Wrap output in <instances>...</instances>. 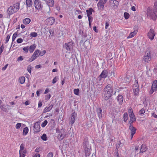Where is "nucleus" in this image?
I'll list each match as a JSON object with an SVG mask.
<instances>
[{"mask_svg": "<svg viewBox=\"0 0 157 157\" xmlns=\"http://www.w3.org/2000/svg\"><path fill=\"white\" fill-rule=\"evenodd\" d=\"M113 89L111 84L107 85L104 88L103 97L105 100H107L112 96L113 93Z\"/></svg>", "mask_w": 157, "mask_h": 157, "instance_id": "f257e3e1", "label": "nucleus"}, {"mask_svg": "<svg viewBox=\"0 0 157 157\" xmlns=\"http://www.w3.org/2000/svg\"><path fill=\"white\" fill-rule=\"evenodd\" d=\"M155 8L153 11L151 8L148 7L147 12V17L154 21H155L157 18V8L155 7Z\"/></svg>", "mask_w": 157, "mask_h": 157, "instance_id": "f03ea898", "label": "nucleus"}, {"mask_svg": "<svg viewBox=\"0 0 157 157\" xmlns=\"http://www.w3.org/2000/svg\"><path fill=\"white\" fill-rule=\"evenodd\" d=\"M19 9V3H16L13 6H10L7 9V13L9 15L16 12Z\"/></svg>", "mask_w": 157, "mask_h": 157, "instance_id": "7ed1b4c3", "label": "nucleus"}, {"mask_svg": "<svg viewBox=\"0 0 157 157\" xmlns=\"http://www.w3.org/2000/svg\"><path fill=\"white\" fill-rule=\"evenodd\" d=\"M56 132L58 134V139L59 140H62L67 135L66 130L64 128L61 129L57 128L56 129Z\"/></svg>", "mask_w": 157, "mask_h": 157, "instance_id": "20e7f679", "label": "nucleus"}, {"mask_svg": "<svg viewBox=\"0 0 157 157\" xmlns=\"http://www.w3.org/2000/svg\"><path fill=\"white\" fill-rule=\"evenodd\" d=\"M83 147L84 148L86 156H89L90 153L91 147L87 140H84L83 143Z\"/></svg>", "mask_w": 157, "mask_h": 157, "instance_id": "39448f33", "label": "nucleus"}, {"mask_svg": "<svg viewBox=\"0 0 157 157\" xmlns=\"http://www.w3.org/2000/svg\"><path fill=\"white\" fill-rule=\"evenodd\" d=\"M74 46V42L71 40V41L65 43L64 47L67 51H71L72 50Z\"/></svg>", "mask_w": 157, "mask_h": 157, "instance_id": "423d86ee", "label": "nucleus"}, {"mask_svg": "<svg viewBox=\"0 0 157 157\" xmlns=\"http://www.w3.org/2000/svg\"><path fill=\"white\" fill-rule=\"evenodd\" d=\"M151 59V51L150 49L148 48L144 55V59L145 62H148L150 61Z\"/></svg>", "mask_w": 157, "mask_h": 157, "instance_id": "0eeeda50", "label": "nucleus"}, {"mask_svg": "<svg viewBox=\"0 0 157 157\" xmlns=\"http://www.w3.org/2000/svg\"><path fill=\"white\" fill-rule=\"evenodd\" d=\"M106 3H104L103 0H100L97 4V6L98 9L100 11L103 10L104 8V4Z\"/></svg>", "mask_w": 157, "mask_h": 157, "instance_id": "6e6552de", "label": "nucleus"}, {"mask_svg": "<svg viewBox=\"0 0 157 157\" xmlns=\"http://www.w3.org/2000/svg\"><path fill=\"white\" fill-rule=\"evenodd\" d=\"M77 116V113L75 112L72 113L71 114L70 117L71 118L70 120V124L71 126L75 123V119Z\"/></svg>", "mask_w": 157, "mask_h": 157, "instance_id": "1a4fd4ad", "label": "nucleus"}, {"mask_svg": "<svg viewBox=\"0 0 157 157\" xmlns=\"http://www.w3.org/2000/svg\"><path fill=\"white\" fill-rule=\"evenodd\" d=\"M147 35L151 40H152L154 38L155 33L154 30L150 29L147 34Z\"/></svg>", "mask_w": 157, "mask_h": 157, "instance_id": "9d476101", "label": "nucleus"}, {"mask_svg": "<svg viewBox=\"0 0 157 157\" xmlns=\"http://www.w3.org/2000/svg\"><path fill=\"white\" fill-rule=\"evenodd\" d=\"M35 7L36 9H40L43 7V5L40 1L38 0H35L34 2Z\"/></svg>", "mask_w": 157, "mask_h": 157, "instance_id": "9b49d317", "label": "nucleus"}, {"mask_svg": "<svg viewBox=\"0 0 157 157\" xmlns=\"http://www.w3.org/2000/svg\"><path fill=\"white\" fill-rule=\"evenodd\" d=\"M108 75V72L106 70H103L98 78H100L99 80H101V78H105L107 77Z\"/></svg>", "mask_w": 157, "mask_h": 157, "instance_id": "f8f14e48", "label": "nucleus"}, {"mask_svg": "<svg viewBox=\"0 0 157 157\" xmlns=\"http://www.w3.org/2000/svg\"><path fill=\"white\" fill-rule=\"evenodd\" d=\"M129 129L130 131L131 137L132 139L134 135L136 133V128L133 126H129Z\"/></svg>", "mask_w": 157, "mask_h": 157, "instance_id": "ddd939ff", "label": "nucleus"}, {"mask_svg": "<svg viewBox=\"0 0 157 157\" xmlns=\"http://www.w3.org/2000/svg\"><path fill=\"white\" fill-rule=\"evenodd\" d=\"M111 6H113V8H116L119 5V2L116 0H111L109 1Z\"/></svg>", "mask_w": 157, "mask_h": 157, "instance_id": "4468645a", "label": "nucleus"}, {"mask_svg": "<svg viewBox=\"0 0 157 157\" xmlns=\"http://www.w3.org/2000/svg\"><path fill=\"white\" fill-rule=\"evenodd\" d=\"M45 2L47 5L49 7V10H50V7H52L53 6L54 2L53 0H43Z\"/></svg>", "mask_w": 157, "mask_h": 157, "instance_id": "2eb2a0df", "label": "nucleus"}, {"mask_svg": "<svg viewBox=\"0 0 157 157\" xmlns=\"http://www.w3.org/2000/svg\"><path fill=\"white\" fill-rule=\"evenodd\" d=\"M133 89L135 95L136 96L138 95L139 91V85L137 84L134 85L133 86Z\"/></svg>", "mask_w": 157, "mask_h": 157, "instance_id": "dca6fc26", "label": "nucleus"}, {"mask_svg": "<svg viewBox=\"0 0 157 157\" xmlns=\"http://www.w3.org/2000/svg\"><path fill=\"white\" fill-rule=\"evenodd\" d=\"M33 128L34 131L35 132L37 133L40 131V126L38 122H36L34 124Z\"/></svg>", "mask_w": 157, "mask_h": 157, "instance_id": "f3484780", "label": "nucleus"}, {"mask_svg": "<svg viewBox=\"0 0 157 157\" xmlns=\"http://www.w3.org/2000/svg\"><path fill=\"white\" fill-rule=\"evenodd\" d=\"M79 33L80 35H81L82 37V39L85 40L87 36V34L86 31H82L80 29L79 30Z\"/></svg>", "mask_w": 157, "mask_h": 157, "instance_id": "a211bd4d", "label": "nucleus"}, {"mask_svg": "<svg viewBox=\"0 0 157 157\" xmlns=\"http://www.w3.org/2000/svg\"><path fill=\"white\" fill-rule=\"evenodd\" d=\"M129 115L130 119L134 120H136L135 117L133 113L132 109H129L128 110Z\"/></svg>", "mask_w": 157, "mask_h": 157, "instance_id": "6ab92c4d", "label": "nucleus"}, {"mask_svg": "<svg viewBox=\"0 0 157 157\" xmlns=\"http://www.w3.org/2000/svg\"><path fill=\"white\" fill-rule=\"evenodd\" d=\"M46 21L48 22V24L50 25H52L55 22V19L53 17H50L48 18Z\"/></svg>", "mask_w": 157, "mask_h": 157, "instance_id": "aec40b11", "label": "nucleus"}, {"mask_svg": "<svg viewBox=\"0 0 157 157\" xmlns=\"http://www.w3.org/2000/svg\"><path fill=\"white\" fill-rule=\"evenodd\" d=\"M147 150V147L144 144H143L141 145V147L140 149V153H143L145 152Z\"/></svg>", "mask_w": 157, "mask_h": 157, "instance_id": "412c9836", "label": "nucleus"}, {"mask_svg": "<svg viewBox=\"0 0 157 157\" xmlns=\"http://www.w3.org/2000/svg\"><path fill=\"white\" fill-rule=\"evenodd\" d=\"M157 80H155L153 82L151 86V89H153V90L156 91L157 89Z\"/></svg>", "mask_w": 157, "mask_h": 157, "instance_id": "4be33fe9", "label": "nucleus"}, {"mask_svg": "<svg viewBox=\"0 0 157 157\" xmlns=\"http://www.w3.org/2000/svg\"><path fill=\"white\" fill-rule=\"evenodd\" d=\"M117 99L120 104H122L123 100V97L122 95H119L117 97Z\"/></svg>", "mask_w": 157, "mask_h": 157, "instance_id": "5701e85b", "label": "nucleus"}, {"mask_svg": "<svg viewBox=\"0 0 157 157\" xmlns=\"http://www.w3.org/2000/svg\"><path fill=\"white\" fill-rule=\"evenodd\" d=\"M102 109L100 108H98L97 109V112L98 116L99 118L100 119L102 117Z\"/></svg>", "mask_w": 157, "mask_h": 157, "instance_id": "b1692460", "label": "nucleus"}, {"mask_svg": "<svg viewBox=\"0 0 157 157\" xmlns=\"http://www.w3.org/2000/svg\"><path fill=\"white\" fill-rule=\"evenodd\" d=\"M138 31L137 29L135 30L133 32L131 33L129 36L127 37V38H130L133 37L136 34Z\"/></svg>", "mask_w": 157, "mask_h": 157, "instance_id": "393cba45", "label": "nucleus"}, {"mask_svg": "<svg viewBox=\"0 0 157 157\" xmlns=\"http://www.w3.org/2000/svg\"><path fill=\"white\" fill-rule=\"evenodd\" d=\"M40 51L38 50H36L32 55L33 57H34L36 59L39 56V55H40Z\"/></svg>", "mask_w": 157, "mask_h": 157, "instance_id": "a878e982", "label": "nucleus"}, {"mask_svg": "<svg viewBox=\"0 0 157 157\" xmlns=\"http://www.w3.org/2000/svg\"><path fill=\"white\" fill-rule=\"evenodd\" d=\"M26 3L28 7H30L32 6L33 5V2L31 0H26Z\"/></svg>", "mask_w": 157, "mask_h": 157, "instance_id": "bb28decb", "label": "nucleus"}, {"mask_svg": "<svg viewBox=\"0 0 157 157\" xmlns=\"http://www.w3.org/2000/svg\"><path fill=\"white\" fill-rule=\"evenodd\" d=\"M94 10L92 8H90L88 10H86L87 13V16H90L92 13V12H94Z\"/></svg>", "mask_w": 157, "mask_h": 157, "instance_id": "cd10ccee", "label": "nucleus"}, {"mask_svg": "<svg viewBox=\"0 0 157 157\" xmlns=\"http://www.w3.org/2000/svg\"><path fill=\"white\" fill-rule=\"evenodd\" d=\"M36 46L35 44H33L29 47V51L31 53L33 52L34 50H35Z\"/></svg>", "mask_w": 157, "mask_h": 157, "instance_id": "c85d7f7f", "label": "nucleus"}, {"mask_svg": "<svg viewBox=\"0 0 157 157\" xmlns=\"http://www.w3.org/2000/svg\"><path fill=\"white\" fill-rule=\"evenodd\" d=\"M31 21V19L29 18H26L23 20V22L24 24L28 25L29 23Z\"/></svg>", "mask_w": 157, "mask_h": 157, "instance_id": "c756f323", "label": "nucleus"}, {"mask_svg": "<svg viewBox=\"0 0 157 157\" xmlns=\"http://www.w3.org/2000/svg\"><path fill=\"white\" fill-rule=\"evenodd\" d=\"M29 131L28 128L27 127L25 128L23 130V135H26L28 133Z\"/></svg>", "mask_w": 157, "mask_h": 157, "instance_id": "7c9ffc66", "label": "nucleus"}, {"mask_svg": "<svg viewBox=\"0 0 157 157\" xmlns=\"http://www.w3.org/2000/svg\"><path fill=\"white\" fill-rule=\"evenodd\" d=\"M123 144L122 143H121L120 141H119L117 142L116 144V149L117 150L120 147L122 146L123 145Z\"/></svg>", "mask_w": 157, "mask_h": 157, "instance_id": "2f4dec72", "label": "nucleus"}, {"mask_svg": "<svg viewBox=\"0 0 157 157\" xmlns=\"http://www.w3.org/2000/svg\"><path fill=\"white\" fill-rule=\"evenodd\" d=\"M41 139L44 141H46L47 140V137L46 134L44 133L41 136Z\"/></svg>", "mask_w": 157, "mask_h": 157, "instance_id": "473e14b6", "label": "nucleus"}, {"mask_svg": "<svg viewBox=\"0 0 157 157\" xmlns=\"http://www.w3.org/2000/svg\"><path fill=\"white\" fill-rule=\"evenodd\" d=\"M19 80L20 83L23 84L25 82V78L24 77H21L19 78Z\"/></svg>", "mask_w": 157, "mask_h": 157, "instance_id": "72a5a7b5", "label": "nucleus"}, {"mask_svg": "<svg viewBox=\"0 0 157 157\" xmlns=\"http://www.w3.org/2000/svg\"><path fill=\"white\" fill-rule=\"evenodd\" d=\"M128 118V113H125L124 114V121L126 122Z\"/></svg>", "mask_w": 157, "mask_h": 157, "instance_id": "f704fd0d", "label": "nucleus"}, {"mask_svg": "<svg viewBox=\"0 0 157 157\" xmlns=\"http://www.w3.org/2000/svg\"><path fill=\"white\" fill-rule=\"evenodd\" d=\"M74 92L75 95H78L79 93V90L78 88L75 89L74 90Z\"/></svg>", "mask_w": 157, "mask_h": 157, "instance_id": "c9c22d12", "label": "nucleus"}, {"mask_svg": "<svg viewBox=\"0 0 157 157\" xmlns=\"http://www.w3.org/2000/svg\"><path fill=\"white\" fill-rule=\"evenodd\" d=\"M59 78L58 77V76H56L53 79L52 81V83L53 84H55V83L59 79Z\"/></svg>", "mask_w": 157, "mask_h": 157, "instance_id": "e433bc0d", "label": "nucleus"}, {"mask_svg": "<svg viewBox=\"0 0 157 157\" xmlns=\"http://www.w3.org/2000/svg\"><path fill=\"white\" fill-rule=\"evenodd\" d=\"M48 121L45 120L41 124V126L42 127H44L48 123Z\"/></svg>", "mask_w": 157, "mask_h": 157, "instance_id": "4c0bfd02", "label": "nucleus"}, {"mask_svg": "<svg viewBox=\"0 0 157 157\" xmlns=\"http://www.w3.org/2000/svg\"><path fill=\"white\" fill-rule=\"evenodd\" d=\"M130 15L128 13L125 12L124 13V17L125 19H128L129 18Z\"/></svg>", "mask_w": 157, "mask_h": 157, "instance_id": "58836bf2", "label": "nucleus"}, {"mask_svg": "<svg viewBox=\"0 0 157 157\" xmlns=\"http://www.w3.org/2000/svg\"><path fill=\"white\" fill-rule=\"evenodd\" d=\"M50 110L51 109L48 107H46L44 109L43 113H47L48 112L50 111Z\"/></svg>", "mask_w": 157, "mask_h": 157, "instance_id": "ea45409f", "label": "nucleus"}, {"mask_svg": "<svg viewBox=\"0 0 157 157\" xmlns=\"http://www.w3.org/2000/svg\"><path fill=\"white\" fill-rule=\"evenodd\" d=\"M37 36V33L36 32H32L30 34V36L32 37H36Z\"/></svg>", "mask_w": 157, "mask_h": 157, "instance_id": "a19ab883", "label": "nucleus"}, {"mask_svg": "<svg viewBox=\"0 0 157 157\" xmlns=\"http://www.w3.org/2000/svg\"><path fill=\"white\" fill-rule=\"evenodd\" d=\"M114 155V157H119L117 150H115Z\"/></svg>", "mask_w": 157, "mask_h": 157, "instance_id": "79ce46f5", "label": "nucleus"}, {"mask_svg": "<svg viewBox=\"0 0 157 157\" xmlns=\"http://www.w3.org/2000/svg\"><path fill=\"white\" fill-rule=\"evenodd\" d=\"M145 112V111L144 109L142 108L139 111V114L140 115H142L144 114Z\"/></svg>", "mask_w": 157, "mask_h": 157, "instance_id": "37998d69", "label": "nucleus"}, {"mask_svg": "<svg viewBox=\"0 0 157 157\" xmlns=\"http://www.w3.org/2000/svg\"><path fill=\"white\" fill-rule=\"evenodd\" d=\"M123 82L126 83L127 82H129V80L128 77H125L124 78Z\"/></svg>", "mask_w": 157, "mask_h": 157, "instance_id": "c03bdc74", "label": "nucleus"}, {"mask_svg": "<svg viewBox=\"0 0 157 157\" xmlns=\"http://www.w3.org/2000/svg\"><path fill=\"white\" fill-rule=\"evenodd\" d=\"M24 144H23L21 145L20 146V150L19 152H21L22 150H23L24 149Z\"/></svg>", "mask_w": 157, "mask_h": 157, "instance_id": "a18cd8bd", "label": "nucleus"}, {"mask_svg": "<svg viewBox=\"0 0 157 157\" xmlns=\"http://www.w3.org/2000/svg\"><path fill=\"white\" fill-rule=\"evenodd\" d=\"M53 153L52 152H50L47 155V157H53Z\"/></svg>", "mask_w": 157, "mask_h": 157, "instance_id": "49530a36", "label": "nucleus"}, {"mask_svg": "<svg viewBox=\"0 0 157 157\" xmlns=\"http://www.w3.org/2000/svg\"><path fill=\"white\" fill-rule=\"evenodd\" d=\"M32 69L30 65L28 66L27 68L28 71L30 73L31 72V69Z\"/></svg>", "mask_w": 157, "mask_h": 157, "instance_id": "de8ad7c7", "label": "nucleus"}, {"mask_svg": "<svg viewBox=\"0 0 157 157\" xmlns=\"http://www.w3.org/2000/svg\"><path fill=\"white\" fill-rule=\"evenodd\" d=\"M136 120H134L132 119H130L129 122V126H133V123L134 122L136 121Z\"/></svg>", "mask_w": 157, "mask_h": 157, "instance_id": "09e8293b", "label": "nucleus"}, {"mask_svg": "<svg viewBox=\"0 0 157 157\" xmlns=\"http://www.w3.org/2000/svg\"><path fill=\"white\" fill-rule=\"evenodd\" d=\"M21 126V124L20 123H17L16 125V128L17 129H19Z\"/></svg>", "mask_w": 157, "mask_h": 157, "instance_id": "8fccbe9b", "label": "nucleus"}, {"mask_svg": "<svg viewBox=\"0 0 157 157\" xmlns=\"http://www.w3.org/2000/svg\"><path fill=\"white\" fill-rule=\"evenodd\" d=\"M17 36V33H16L13 34L12 37V41H13Z\"/></svg>", "mask_w": 157, "mask_h": 157, "instance_id": "3c124183", "label": "nucleus"}, {"mask_svg": "<svg viewBox=\"0 0 157 157\" xmlns=\"http://www.w3.org/2000/svg\"><path fill=\"white\" fill-rule=\"evenodd\" d=\"M10 36L9 35H8L6 39V40H5L6 42H5V43L6 44L7 43V42H8V41H9V40L10 39Z\"/></svg>", "mask_w": 157, "mask_h": 157, "instance_id": "603ef678", "label": "nucleus"}, {"mask_svg": "<svg viewBox=\"0 0 157 157\" xmlns=\"http://www.w3.org/2000/svg\"><path fill=\"white\" fill-rule=\"evenodd\" d=\"M17 42L18 43H21L23 42V39L21 38H18L17 40Z\"/></svg>", "mask_w": 157, "mask_h": 157, "instance_id": "864d4df0", "label": "nucleus"}, {"mask_svg": "<svg viewBox=\"0 0 157 157\" xmlns=\"http://www.w3.org/2000/svg\"><path fill=\"white\" fill-rule=\"evenodd\" d=\"M36 59L34 57H33V56H32V57H31V58H29L28 61L29 62H32V61H33V60H35Z\"/></svg>", "mask_w": 157, "mask_h": 157, "instance_id": "5fc2aeb1", "label": "nucleus"}, {"mask_svg": "<svg viewBox=\"0 0 157 157\" xmlns=\"http://www.w3.org/2000/svg\"><path fill=\"white\" fill-rule=\"evenodd\" d=\"M23 50L26 53L28 52L29 51V47H25L23 48Z\"/></svg>", "mask_w": 157, "mask_h": 157, "instance_id": "6e6d98bb", "label": "nucleus"}, {"mask_svg": "<svg viewBox=\"0 0 157 157\" xmlns=\"http://www.w3.org/2000/svg\"><path fill=\"white\" fill-rule=\"evenodd\" d=\"M19 154H20V157H25V155L24 154L23 152H22V151L21 152H19Z\"/></svg>", "mask_w": 157, "mask_h": 157, "instance_id": "4d7b16f0", "label": "nucleus"}, {"mask_svg": "<svg viewBox=\"0 0 157 157\" xmlns=\"http://www.w3.org/2000/svg\"><path fill=\"white\" fill-rule=\"evenodd\" d=\"M88 18L89 22H92L93 20V17H92L90 16H87Z\"/></svg>", "mask_w": 157, "mask_h": 157, "instance_id": "13d9d810", "label": "nucleus"}, {"mask_svg": "<svg viewBox=\"0 0 157 157\" xmlns=\"http://www.w3.org/2000/svg\"><path fill=\"white\" fill-rule=\"evenodd\" d=\"M51 95L50 94H48L47 95L45 96V99H48L51 98Z\"/></svg>", "mask_w": 157, "mask_h": 157, "instance_id": "bf43d9fd", "label": "nucleus"}, {"mask_svg": "<svg viewBox=\"0 0 157 157\" xmlns=\"http://www.w3.org/2000/svg\"><path fill=\"white\" fill-rule=\"evenodd\" d=\"M23 60V58L22 56H20L17 59V61H22Z\"/></svg>", "mask_w": 157, "mask_h": 157, "instance_id": "052dcab7", "label": "nucleus"}, {"mask_svg": "<svg viewBox=\"0 0 157 157\" xmlns=\"http://www.w3.org/2000/svg\"><path fill=\"white\" fill-rule=\"evenodd\" d=\"M105 24V29H107L108 27L109 26V23L107 22H106Z\"/></svg>", "mask_w": 157, "mask_h": 157, "instance_id": "680f3d73", "label": "nucleus"}, {"mask_svg": "<svg viewBox=\"0 0 157 157\" xmlns=\"http://www.w3.org/2000/svg\"><path fill=\"white\" fill-rule=\"evenodd\" d=\"M42 105V103L41 101H39V102H38V108H40V107H41Z\"/></svg>", "mask_w": 157, "mask_h": 157, "instance_id": "e2e57ef3", "label": "nucleus"}, {"mask_svg": "<svg viewBox=\"0 0 157 157\" xmlns=\"http://www.w3.org/2000/svg\"><path fill=\"white\" fill-rule=\"evenodd\" d=\"M41 66L40 64H38L36 65L35 67V68L38 69L41 67Z\"/></svg>", "mask_w": 157, "mask_h": 157, "instance_id": "0e129e2a", "label": "nucleus"}, {"mask_svg": "<svg viewBox=\"0 0 157 157\" xmlns=\"http://www.w3.org/2000/svg\"><path fill=\"white\" fill-rule=\"evenodd\" d=\"M8 66V64H6V65H5V66L4 67H2V70L3 71L5 70L7 68Z\"/></svg>", "mask_w": 157, "mask_h": 157, "instance_id": "69168bd1", "label": "nucleus"}, {"mask_svg": "<svg viewBox=\"0 0 157 157\" xmlns=\"http://www.w3.org/2000/svg\"><path fill=\"white\" fill-rule=\"evenodd\" d=\"M40 155L39 154H36L33 155V157H40Z\"/></svg>", "mask_w": 157, "mask_h": 157, "instance_id": "338daca9", "label": "nucleus"}, {"mask_svg": "<svg viewBox=\"0 0 157 157\" xmlns=\"http://www.w3.org/2000/svg\"><path fill=\"white\" fill-rule=\"evenodd\" d=\"M139 146H136L135 147V152H136L137 151L139 150Z\"/></svg>", "mask_w": 157, "mask_h": 157, "instance_id": "774afa93", "label": "nucleus"}]
</instances>
